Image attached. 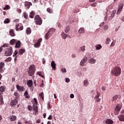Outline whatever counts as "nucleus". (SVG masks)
Returning a JSON list of instances; mask_svg holds the SVG:
<instances>
[{
	"label": "nucleus",
	"mask_w": 124,
	"mask_h": 124,
	"mask_svg": "<svg viewBox=\"0 0 124 124\" xmlns=\"http://www.w3.org/2000/svg\"><path fill=\"white\" fill-rule=\"evenodd\" d=\"M110 42H111V40L109 38H107L106 41V44H110Z\"/></svg>",
	"instance_id": "39"
},
{
	"label": "nucleus",
	"mask_w": 124,
	"mask_h": 124,
	"mask_svg": "<svg viewBox=\"0 0 124 124\" xmlns=\"http://www.w3.org/2000/svg\"><path fill=\"white\" fill-rule=\"evenodd\" d=\"M78 33L80 34L82 33H85V30L84 29V28H81L78 30Z\"/></svg>",
	"instance_id": "24"
},
{
	"label": "nucleus",
	"mask_w": 124,
	"mask_h": 124,
	"mask_svg": "<svg viewBox=\"0 0 124 124\" xmlns=\"http://www.w3.org/2000/svg\"><path fill=\"white\" fill-rule=\"evenodd\" d=\"M17 103H18V99L17 98L12 100L10 102L11 106H15Z\"/></svg>",
	"instance_id": "9"
},
{
	"label": "nucleus",
	"mask_w": 124,
	"mask_h": 124,
	"mask_svg": "<svg viewBox=\"0 0 124 124\" xmlns=\"http://www.w3.org/2000/svg\"><path fill=\"white\" fill-rule=\"evenodd\" d=\"M29 94V93H28V91H26L25 93H24V95L25 96H26L27 95H28Z\"/></svg>",
	"instance_id": "55"
},
{
	"label": "nucleus",
	"mask_w": 124,
	"mask_h": 124,
	"mask_svg": "<svg viewBox=\"0 0 124 124\" xmlns=\"http://www.w3.org/2000/svg\"><path fill=\"white\" fill-rule=\"evenodd\" d=\"M9 8H10L9 5H7L5 6V8H4V10H6L7 9H9Z\"/></svg>",
	"instance_id": "48"
},
{
	"label": "nucleus",
	"mask_w": 124,
	"mask_h": 124,
	"mask_svg": "<svg viewBox=\"0 0 124 124\" xmlns=\"http://www.w3.org/2000/svg\"><path fill=\"white\" fill-rule=\"evenodd\" d=\"M4 65L5 64H4V62H0V73H3V67H4Z\"/></svg>",
	"instance_id": "12"
},
{
	"label": "nucleus",
	"mask_w": 124,
	"mask_h": 124,
	"mask_svg": "<svg viewBox=\"0 0 124 124\" xmlns=\"http://www.w3.org/2000/svg\"><path fill=\"white\" fill-rule=\"evenodd\" d=\"M85 46H82L80 47V50L82 52H84V51H85Z\"/></svg>",
	"instance_id": "44"
},
{
	"label": "nucleus",
	"mask_w": 124,
	"mask_h": 124,
	"mask_svg": "<svg viewBox=\"0 0 124 124\" xmlns=\"http://www.w3.org/2000/svg\"><path fill=\"white\" fill-rule=\"evenodd\" d=\"M62 72H64L65 73V72H66V68H62Z\"/></svg>",
	"instance_id": "52"
},
{
	"label": "nucleus",
	"mask_w": 124,
	"mask_h": 124,
	"mask_svg": "<svg viewBox=\"0 0 124 124\" xmlns=\"http://www.w3.org/2000/svg\"><path fill=\"white\" fill-rule=\"evenodd\" d=\"M36 123L37 124H40V119L37 120L36 121Z\"/></svg>",
	"instance_id": "61"
},
{
	"label": "nucleus",
	"mask_w": 124,
	"mask_h": 124,
	"mask_svg": "<svg viewBox=\"0 0 124 124\" xmlns=\"http://www.w3.org/2000/svg\"><path fill=\"white\" fill-rule=\"evenodd\" d=\"M97 102H100V101L101 100V99L99 98H95Z\"/></svg>",
	"instance_id": "54"
},
{
	"label": "nucleus",
	"mask_w": 124,
	"mask_h": 124,
	"mask_svg": "<svg viewBox=\"0 0 124 124\" xmlns=\"http://www.w3.org/2000/svg\"><path fill=\"white\" fill-rule=\"evenodd\" d=\"M114 45H115V42H112L110 45V46L111 47H113V46H114Z\"/></svg>",
	"instance_id": "58"
},
{
	"label": "nucleus",
	"mask_w": 124,
	"mask_h": 124,
	"mask_svg": "<svg viewBox=\"0 0 124 124\" xmlns=\"http://www.w3.org/2000/svg\"><path fill=\"white\" fill-rule=\"evenodd\" d=\"M118 118L120 122H124V115H118Z\"/></svg>",
	"instance_id": "17"
},
{
	"label": "nucleus",
	"mask_w": 124,
	"mask_h": 124,
	"mask_svg": "<svg viewBox=\"0 0 124 124\" xmlns=\"http://www.w3.org/2000/svg\"><path fill=\"white\" fill-rule=\"evenodd\" d=\"M9 47V45L7 44H4V45H3V46H2V47Z\"/></svg>",
	"instance_id": "49"
},
{
	"label": "nucleus",
	"mask_w": 124,
	"mask_h": 124,
	"mask_svg": "<svg viewBox=\"0 0 124 124\" xmlns=\"http://www.w3.org/2000/svg\"><path fill=\"white\" fill-rule=\"evenodd\" d=\"M87 61H88V57H87V56H85L83 59L80 62V65H81V66H84Z\"/></svg>",
	"instance_id": "8"
},
{
	"label": "nucleus",
	"mask_w": 124,
	"mask_h": 124,
	"mask_svg": "<svg viewBox=\"0 0 124 124\" xmlns=\"http://www.w3.org/2000/svg\"><path fill=\"white\" fill-rule=\"evenodd\" d=\"M41 42H42V38L39 39L37 42L34 45V47H35V48H38V47H40Z\"/></svg>",
	"instance_id": "6"
},
{
	"label": "nucleus",
	"mask_w": 124,
	"mask_h": 124,
	"mask_svg": "<svg viewBox=\"0 0 124 124\" xmlns=\"http://www.w3.org/2000/svg\"><path fill=\"white\" fill-rule=\"evenodd\" d=\"M35 73V66L33 64L31 65L28 71V74L29 76H33Z\"/></svg>",
	"instance_id": "2"
},
{
	"label": "nucleus",
	"mask_w": 124,
	"mask_h": 124,
	"mask_svg": "<svg viewBox=\"0 0 124 124\" xmlns=\"http://www.w3.org/2000/svg\"><path fill=\"white\" fill-rule=\"evenodd\" d=\"M122 70L120 67H115L111 71L112 75L114 76H119L121 75Z\"/></svg>",
	"instance_id": "1"
},
{
	"label": "nucleus",
	"mask_w": 124,
	"mask_h": 124,
	"mask_svg": "<svg viewBox=\"0 0 124 124\" xmlns=\"http://www.w3.org/2000/svg\"><path fill=\"white\" fill-rule=\"evenodd\" d=\"M13 54V49L12 47L10 46L8 48H7L4 52L5 56L6 57H9Z\"/></svg>",
	"instance_id": "4"
},
{
	"label": "nucleus",
	"mask_w": 124,
	"mask_h": 124,
	"mask_svg": "<svg viewBox=\"0 0 124 124\" xmlns=\"http://www.w3.org/2000/svg\"><path fill=\"white\" fill-rule=\"evenodd\" d=\"M15 47L16 48H20L21 47V42L20 41L16 43Z\"/></svg>",
	"instance_id": "25"
},
{
	"label": "nucleus",
	"mask_w": 124,
	"mask_h": 124,
	"mask_svg": "<svg viewBox=\"0 0 124 124\" xmlns=\"http://www.w3.org/2000/svg\"><path fill=\"white\" fill-rule=\"evenodd\" d=\"M14 95L16 96V99H17V98H18V97H19V95L18 94V93H17V92H15V93H14Z\"/></svg>",
	"instance_id": "46"
},
{
	"label": "nucleus",
	"mask_w": 124,
	"mask_h": 124,
	"mask_svg": "<svg viewBox=\"0 0 124 124\" xmlns=\"http://www.w3.org/2000/svg\"><path fill=\"white\" fill-rule=\"evenodd\" d=\"M18 54V50H16L14 52V54L13 55V57H16V55Z\"/></svg>",
	"instance_id": "42"
},
{
	"label": "nucleus",
	"mask_w": 124,
	"mask_h": 124,
	"mask_svg": "<svg viewBox=\"0 0 124 124\" xmlns=\"http://www.w3.org/2000/svg\"><path fill=\"white\" fill-rule=\"evenodd\" d=\"M33 84V83L32 82V80H29L27 82V85H28V87L29 88H31Z\"/></svg>",
	"instance_id": "19"
},
{
	"label": "nucleus",
	"mask_w": 124,
	"mask_h": 124,
	"mask_svg": "<svg viewBox=\"0 0 124 124\" xmlns=\"http://www.w3.org/2000/svg\"><path fill=\"white\" fill-rule=\"evenodd\" d=\"M9 119L11 122H14L15 121H16L17 117L15 115H12L9 116Z\"/></svg>",
	"instance_id": "15"
},
{
	"label": "nucleus",
	"mask_w": 124,
	"mask_h": 124,
	"mask_svg": "<svg viewBox=\"0 0 124 124\" xmlns=\"http://www.w3.org/2000/svg\"><path fill=\"white\" fill-rule=\"evenodd\" d=\"M23 29H24V27H23V26H20L19 28L20 31H23Z\"/></svg>",
	"instance_id": "62"
},
{
	"label": "nucleus",
	"mask_w": 124,
	"mask_h": 124,
	"mask_svg": "<svg viewBox=\"0 0 124 124\" xmlns=\"http://www.w3.org/2000/svg\"><path fill=\"white\" fill-rule=\"evenodd\" d=\"M12 60V58L11 57H9L5 60V62H11Z\"/></svg>",
	"instance_id": "40"
},
{
	"label": "nucleus",
	"mask_w": 124,
	"mask_h": 124,
	"mask_svg": "<svg viewBox=\"0 0 124 124\" xmlns=\"http://www.w3.org/2000/svg\"><path fill=\"white\" fill-rule=\"evenodd\" d=\"M39 96H40L42 100H44V93L43 92L39 94Z\"/></svg>",
	"instance_id": "36"
},
{
	"label": "nucleus",
	"mask_w": 124,
	"mask_h": 124,
	"mask_svg": "<svg viewBox=\"0 0 124 124\" xmlns=\"http://www.w3.org/2000/svg\"><path fill=\"white\" fill-rule=\"evenodd\" d=\"M120 111H121V108H119L118 106L116 107L114 110L115 115H119V113H120Z\"/></svg>",
	"instance_id": "13"
},
{
	"label": "nucleus",
	"mask_w": 124,
	"mask_h": 124,
	"mask_svg": "<svg viewBox=\"0 0 124 124\" xmlns=\"http://www.w3.org/2000/svg\"><path fill=\"white\" fill-rule=\"evenodd\" d=\"M101 90H102V91H105V90H106V87H104V86H102V87H101Z\"/></svg>",
	"instance_id": "56"
},
{
	"label": "nucleus",
	"mask_w": 124,
	"mask_h": 124,
	"mask_svg": "<svg viewBox=\"0 0 124 124\" xmlns=\"http://www.w3.org/2000/svg\"><path fill=\"white\" fill-rule=\"evenodd\" d=\"M35 16V13H34V12L32 11L30 13V15H29V17H30V18H32L34 17Z\"/></svg>",
	"instance_id": "23"
},
{
	"label": "nucleus",
	"mask_w": 124,
	"mask_h": 124,
	"mask_svg": "<svg viewBox=\"0 0 124 124\" xmlns=\"http://www.w3.org/2000/svg\"><path fill=\"white\" fill-rule=\"evenodd\" d=\"M70 30V28H69V26H67L65 28L64 31L66 33H68V31H69Z\"/></svg>",
	"instance_id": "31"
},
{
	"label": "nucleus",
	"mask_w": 124,
	"mask_h": 124,
	"mask_svg": "<svg viewBox=\"0 0 124 124\" xmlns=\"http://www.w3.org/2000/svg\"><path fill=\"white\" fill-rule=\"evenodd\" d=\"M47 12H48V13L50 14H52L53 13V11L51 10V9H50L49 8H48L46 10Z\"/></svg>",
	"instance_id": "43"
},
{
	"label": "nucleus",
	"mask_w": 124,
	"mask_h": 124,
	"mask_svg": "<svg viewBox=\"0 0 124 124\" xmlns=\"http://www.w3.org/2000/svg\"><path fill=\"white\" fill-rule=\"evenodd\" d=\"M83 84H84V86H85L86 87H87V86H88V84H89V81H88V80H85L84 81Z\"/></svg>",
	"instance_id": "38"
},
{
	"label": "nucleus",
	"mask_w": 124,
	"mask_h": 124,
	"mask_svg": "<svg viewBox=\"0 0 124 124\" xmlns=\"http://www.w3.org/2000/svg\"><path fill=\"white\" fill-rule=\"evenodd\" d=\"M28 108L29 111H31V110H32V107L30 105L28 106Z\"/></svg>",
	"instance_id": "47"
},
{
	"label": "nucleus",
	"mask_w": 124,
	"mask_h": 124,
	"mask_svg": "<svg viewBox=\"0 0 124 124\" xmlns=\"http://www.w3.org/2000/svg\"><path fill=\"white\" fill-rule=\"evenodd\" d=\"M17 11L18 12V13H21V12H22V10L18 9Z\"/></svg>",
	"instance_id": "63"
},
{
	"label": "nucleus",
	"mask_w": 124,
	"mask_h": 124,
	"mask_svg": "<svg viewBox=\"0 0 124 124\" xmlns=\"http://www.w3.org/2000/svg\"><path fill=\"white\" fill-rule=\"evenodd\" d=\"M33 100H34L35 103L36 104H37V99H36V98H33Z\"/></svg>",
	"instance_id": "57"
},
{
	"label": "nucleus",
	"mask_w": 124,
	"mask_h": 124,
	"mask_svg": "<svg viewBox=\"0 0 124 124\" xmlns=\"http://www.w3.org/2000/svg\"><path fill=\"white\" fill-rule=\"evenodd\" d=\"M5 91V88L3 86H1L0 87V106L3 105L4 104L3 102V97L2 94H3V92Z\"/></svg>",
	"instance_id": "3"
},
{
	"label": "nucleus",
	"mask_w": 124,
	"mask_h": 124,
	"mask_svg": "<svg viewBox=\"0 0 124 124\" xmlns=\"http://www.w3.org/2000/svg\"><path fill=\"white\" fill-rule=\"evenodd\" d=\"M23 16L24 17L25 19H26V20H27V19L29 18L28 14H27L26 12L23 13Z\"/></svg>",
	"instance_id": "33"
},
{
	"label": "nucleus",
	"mask_w": 124,
	"mask_h": 124,
	"mask_svg": "<svg viewBox=\"0 0 124 124\" xmlns=\"http://www.w3.org/2000/svg\"><path fill=\"white\" fill-rule=\"evenodd\" d=\"M33 111H35L36 113H37V112H38V108L37 106H33Z\"/></svg>",
	"instance_id": "32"
},
{
	"label": "nucleus",
	"mask_w": 124,
	"mask_h": 124,
	"mask_svg": "<svg viewBox=\"0 0 124 124\" xmlns=\"http://www.w3.org/2000/svg\"><path fill=\"white\" fill-rule=\"evenodd\" d=\"M70 98H74V94H70Z\"/></svg>",
	"instance_id": "60"
},
{
	"label": "nucleus",
	"mask_w": 124,
	"mask_h": 124,
	"mask_svg": "<svg viewBox=\"0 0 124 124\" xmlns=\"http://www.w3.org/2000/svg\"><path fill=\"white\" fill-rule=\"evenodd\" d=\"M96 5H97V2H95L93 3V4H92L91 5V6H93V7H95V6H96Z\"/></svg>",
	"instance_id": "45"
},
{
	"label": "nucleus",
	"mask_w": 124,
	"mask_h": 124,
	"mask_svg": "<svg viewBox=\"0 0 124 124\" xmlns=\"http://www.w3.org/2000/svg\"><path fill=\"white\" fill-rule=\"evenodd\" d=\"M34 20L36 25H39V26L42 25V19L41 17H39V15H36L35 16Z\"/></svg>",
	"instance_id": "5"
},
{
	"label": "nucleus",
	"mask_w": 124,
	"mask_h": 124,
	"mask_svg": "<svg viewBox=\"0 0 124 124\" xmlns=\"http://www.w3.org/2000/svg\"><path fill=\"white\" fill-rule=\"evenodd\" d=\"M96 50H100L101 48H102V46H101V45H96L95 46Z\"/></svg>",
	"instance_id": "30"
},
{
	"label": "nucleus",
	"mask_w": 124,
	"mask_h": 124,
	"mask_svg": "<svg viewBox=\"0 0 124 124\" xmlns=\"http://www.w3.org/2000/svg\"><path fill=\"white\" fill-rule=\"evenodd\" d=\"M16 41H17L16 40L12 39L10 41V44H11V45H14V44L16 43Z\"/></svg>",
	"instance_id": "29"
},
{
	"label": "nucleus",
	"mask_w": 124,
	"mask_h": 124,
	"mask_svg": "<svg viewBox=\"0 0 124 124\" xmlns=\"http://www.w3.org/2000/svg\"><path fill=\"white\" fill-rule=\"evenodd\" d=\"M108 26L107 25H105L104 26V30H108Z\"/></svg>",
	"instance_id": "53"
},
{
	"label": "nucleus",
	"mask_w": 124,
	"mask_h": 124,
	"mask_svg": "<svg viewBox=\"0 0 124 124\" xmlns=\"http://www.w3.org/2000/svg\"><path fill=\"white\" fill-rule=\"evenodd\" d=\"M47 107L49 109H51V106H50V103H48Z\"/></svg>",
	"instance_id": "59"
},
{
	"label": "nucleus",
	"mask_w": 124,
	"mask_h": 124,
	"mask_svg": "<svg viewBox=\"0 0 124 124\" xmlns=\"http://www.w3.org/2000/svg\"><path fill=\"white\" fill-rule=\"evenodd\" d=\"M114 17H115V14H114V13H112L111 14L110 16L108 18L109 21H110L111 20H112V19H113V18H114Z\"/></svg>",
	"instance_id": "35"
},
{
	"label": "nucleus",
	"mask_w": 124,
	"mask_h": 124,
	"mask_svg": "<svg viewBox=\"0 0 124 124\" xmlns=\"http://www.w3.org/2000/svg\"><path fill=\"white\" fill-rule=\"evenodd\" d=\"M26 52V49H20L18 51V55H23L24 53Z\"/></svg>",
	"instance_id": "21"
},
{
	"label": "nucleus",
	"mask_w": 124,
	"mask_h": 124,
	"mask_svg": "<svg viewBox=\"0 0 124 124\" xmlns=\"http://www.w3.org/2000/svg\"><path fill=\"white\" fill-rule=\"evenodd\" d=\"M105 124H114V122L113 120L110 119H108L105 120Z\"/></svg>",
	"instance_id": "14"
},
{
	"label": "nucleus",
	"mask_w": 124,
	"mask_h": 124,
	"mask_svg": "<svg viewBox=\"0 0 124 124\" xmlns=\"http://www.w3.org/2000/svg\"><path fill=\"white\" fill-rule=\"evenodd\" d=\"M16 89L18 91V92H20V93L22 92H24V91L25 90L24 86H20V85H16Z\"/></svg>",
	"instance_id": "10"
},
{
	"label": "nucleus",
	"mask_w": 124,
	"mask_h": 124,
	"mask_svg": "<svg viewBox=\"0 0 124 124\" xmlns=\"http://www.w3.org/2000/svg\"><path fill=\"white\" fill-rule=\"evenodd\" d=\"M100 96V93L98 92L97 93V95L95 96V98H99Z\"/></svg>",
	"instance_id": "50"
},
{
	"label": "nucleus",
	"mask_w": 124,
	"mask_h": 124,
	"mask_svg": "<svg viewBox=\"0 0 124 124\" xmlns=\"http://www.w3.org/2000/svg\"><path fill=\"white\" fill-rule=\"evenodd\" d=\"M48 32L50 35H53V33H55L56 32V31L54 28H50Z\"/></svg>",
	"instance_id": "16"
},
{
	"label": "nucleus",
	"mask_w": 124,
	"mask_h": 124,
	"mask_svg": "<svg viewBox=\"0 0 124 124\" xmlns=\"http://www.w3.org/2000/svg\"><path fill=\"white\" fill-rule=\"evenodd\" d=\"M26 33L27 34H31V30L30 27H28L26 29Z\"/></svg>",
	"instance_id": "28"
},
{
	"label": "nucleus",
	"mask_w": 124,
	"mask_h": 124,
	"mask_svg": "<svg viewBox=\"0 0 124 124\" xmlns=\"http://www.w3.org/2000/svg\"><path fill=\"white\" fill-rule=\"evenodd\" d=\"M51 67L54 70H56V63L54 61H52L51 63Z\"/></svg>",
	"instance_id": "22"
},
{
	"label": "nucleus",
	"mask_w": 124,
	"mask_h": 124,
	"mask_svg": "<svg viewBox=\"0 0 124 124\" xmlns=\"http://www.w3.org/2000/svg\"><path fill=\"white\" fill-rule=\"evenodd\" d=\"M24 5L27 9H30V7H31V5H32V3L31 2L25 1Z\"/></svg>",
	"instance_id": "11"
},
{
	"label": "nucleus",
	"mask_w": 124,
	"mask_h": 124,
	"mask_svg": "<svg viewBox=\"0 0 124 124\" xmlns=\"http://www.w3.org/2000/svg\"><path fill=\"white\" fill-rule=\"evenodd\" d=\"M117 99H118V95H115V96H114L112 98V101H115L116 100H117Z\"/></svg>",
	"instance_id": "37"
},
{
	"label": "nucleus",
	"mask_w": 124,
	"mask_h": 124,
	"mask_svg": "<svg viewBox=\"0 0 124 124\" xmlns=\"http://www.w3.org/2000/svg\"><path fill=\"white\" fill-rule=\"evenodd\" d=\"M9 34L11 36H15V33H14V30L13 29H11L10 31H9Z\"/></svg>",
	"instance_id": "20"
},
{
	"label": "nucleus",
	"mask_w": 124,
	"mask_h": 124,
	"mask_svg": "<svg viewBox=\"0 0 124 124\" xmlns=\"http://www.w3.org/2000/svg\"><path fill=\"white\" fill-rule=\"evenodd\" d=\"M65 82L66 83H69L70 82V79L67 78H65Z\"/></svg>",
	"instance_id": "51"
},
{
	"label": "nucleus",
	"mask_w": 124,
	"mask_h": 124,
	"mask_svg": "<svg viewBox=\"0 0 124 124\" xmlns=\"http://www.w3.org/2000/svg\"><path fill=\"white\" fill-rule=\"evenodd\" d=\"M96 62V60L93 58L90 59L89 61V62L90 63H92V64L95 63Z\"/></svg>",
	"instance_id": "26"
},
{
	"label": "nucleus",
	"mask_w": 124,
	"mask_h": 124,
	"mask_svg": "<svg viewBox=\"0 0 124 124\" xmlns=\"http://www.w3.org/2000/svg\"><path fill=\"white\" fill-rule=\"evenodd\" d=\"M37 74H38L39 76H40L41 77H42V78H44V76L42 75V74H41V72H37Z\"/></svg>",
	"instance_id": "41"
},
{
	"label": "nucleus",
	"mask_w": 124,
	"mask_h": 124,
	"mask_svg": "<svg viewBox=\"0 0 124 124\" xmlns=\"http://www.w3.org/2000/svg\"><path fill=\"white\" fill-rule=\"evenodd\" d=\"M123 7H124V4H123V3H120L119 4V7L118 9L117 14H121V13L122 12V10L123 9Z\"/></svg>",
	"instance_id": "7"
},
{
	"label": "nucleus",
	"mask_w": 124,
	"mask_h": 124,
	"mask_svg": "<svg viewBox=\"0 0 124 124\" xmlns=\"http://www.w3.org/2000/svg\"><path fill=\"white\" fill-rule=\"evenodd\" d=\"M52 35L49 33L48 32H47L46 35H45V38L47 40L49 39L50 37H51Z\"/></svg>",
	"instance_id": "27"
},
{
	"label": "nucleus",
	"mask_w": 124,
	"mask_h": 124,
	"mask_svg": "<svg viewBox=\"0 0 124 124\" xmlns=\"http://www.w3.org/2000/svg\"><path fill=\"white\" fill-rule=\"evenodd\" d=\"M47 119H48V120H52L51 115H49Z\"/></svg>",
	"instance_id": "64"
},
{
	"label": "nucleus",
	"mask_w": 124,
	"mask_h": 124,
	"mask_svg": "<svg viewBox=\"0 0 124 124\" xmlns=\"http://www.w3.org/2000/svg\"><path fill=\"white\" fill-rule=\"evenodd\" d=\"M61 36L63 39H66V38L67 37V34L64 33V32H62L61 33Z\"/></svg>",
	"instance_id": "18"
},
{
	"label": "nucleus",
	"mask_w": 124,
	"mask_h": 124,
	"mask_svg": "<svg viewBox=\"0 0 124 124\" xmlns=\"http://www.w3.org/2000/svg\"><path fill=\"white\" fill-rule=\"evenodd\" d=\"M10 22V19L9 18H5L4 21V24H8Z\"/></svg>",
	"instance_id": "34"
}]
</instances>
